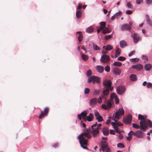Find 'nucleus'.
Wrapping results in <instances>:
<instances>
[{"mask_svg": "<svg viewBox=\"0 0 152 152\" xmlns=\"http://www.w3.org/2000/svg\"><path fill=\"white\" fill-rule=\"evenodd\" d=\"M97 124V122H96L95 124L91 126V128L86 129V132H83L77 137V139L79 140L81 146L84 149L88 150L87 147L84 145H87L88 142L87 139H91L92 137V136L89 134L90 132L92 133L94 138L97 137L99 135V130L95 128Z\"/></svg>", "mask_w": 152, "mask_h": 152, "instance_id": "obj_1", "label": "nucleus"}, {"mask_svg": "<svg viewBox=\"0 0 152 152\" xmlns=\"http://www.w3.org/2000/svg\"><path fill=\"white\" fill-rule=\"evenodd\" d=\"M124 113V110L123 108H119L117 110L115 114H113V116L112 119L116 122V126H121L123 125V124L120 122H118L115 119H119L121 117V115Z\"/></svg>", "mask_w": 152, "mask_h": 152, "instance_id": "obj_2", "label": "nucleus"}, {"mask_svg": "<svg viewBox=\"0 0 152 152\" xmlns=\"http://www.w3.org/2000/svg\"><path fill=\"white\" fill-rule=\"evenodd\" d=\"M147 121H140V129L144 132H145L148 128L147 125L150 128H152V123L151 121L150 120H147Z\"/></svg>", "mask_w": 152, "mask_h": 152, "instance_id": "obj_3", "label": "nucleus"}, {"mask_svg": "<svg viewBox=\"0 0 152 152\" xmlns=\"http://www.w3.org/2000/svg\"><path fill=\"white\" fill-rule=\"evenodd\" d=\"M104 104L102 105V107L105 110H108L112 107L113 104V101L111 99L106 100L104 102Z\"/></svg>", "mask_w": 152, "mask_h": 152, "instance_id": "obj_4", "label": "nucleus"}, {"mask_svg": "<svg viewBox=\"0 0 152 152\" xmlns=\"http://www.w3.org/2000/svg\"><path fill=\"white\" fill-rule=\"evenodd\" d=\"M103 152H110V149L108 147L107 143L106 141H102L101 142V149Z\"/></svg>", "mask_w": 152, "mask_h": 152, "instance_id": "obj_5", "label": "nucleus"}, {"mask_svg": "<svg viewBox=\"0 0 152 152\" xmlns=\"http://www.w3.org/2000/svg\"><path fill=\"white\" fill-rule=\"evenodd\" d=\"M100 81V79L99 77L95 76H91L88 78V82L90 83L92 82L94 84L95 83H99Z\"/></svg>", "mask_w": 152, "mask_h": 152, "instance_id": "obj_6", "label": "nucleus"}, {"mask_svg": "<svg viewBox=\"0 0 152 152\" xmlns=\"http://www.w3.org/2000/svg\"><path fill=\"white\" fill-rule=\"evenodd\" d=\"M49 111V108L48 107H45L44 110V111H41V113L40 114L39 117V119H41L43 118L45 116L47 115Z\"/></svg>", "mask_w": 152, "mask_h": 152, "instance_id": "obj_7", "label": "nucleus"}, {"mask_svg": "<svg viewBox=\"0 0 152 152\" xmlns=\"http://www.w3.org/2000/svg\"><path fill=\"white\" fill-rule=\"evenodd\" d=\"M132 119V115L129 114L126 117L123 118V121L126 124H130L131 123Z\"/></svg>", "mask_w": 152, "mask_h": 152, "instance_id": "obj_8", "label": "nucleus"}, {"mask_svg": "<svg viewBox=\"0 0 152 152\" xmlns=\"http://www.w3.org/2000/svg\"><path fill=\"white\" fill-rule=\"evenodd\" d=\"M126 90L125 88L123 86H119L117 87V92L118 94L122 95L125 92Z\"/></svg>", "mask_w": 152, "mask_h": 152, "instance_id": "obj_9", "label": "nucleus"}, {"mask_svg": "<svg viewBox=\"0 0 152 152\" xmlns=\"http://www.w3.org/2000/svg\"><path fill=\"white\" fill-rule=\"evenodd\" d=\"M110 58L109 56L106 55H103L101 56V61L103 63H106L110 61Z\"/></svg>", "mask_w": 152, "mask_h": 152, "instance_id": "obj_10", "label": "nucleus"}, {"mask_svg": "<svg viewBox=\"0 0 152 152\" xmlns=\"http://www.w3.org/2000/svg\"><path fill=\"white\" fill-rule=\"evenodd\" d=\"M94 115L96 119L97 120L98 122H100L103 121V117L100 115L99 113L97 111H95Z\"/></svg>", "mask_w": 152, "mask_h": 152, "instance_id": "obj_11", "label": "nucleus"}, {"mask_svg": "<svg viewBox=\"0 0 152 152\" xmlns=\"http://www.w3.org/2000/svg\"><path fill=\"white\" fill-rule=\"evenodd\" d=\"M132 68L135 69L137 71H140L142 70L143 68V66L141 64H137L132 65Z\"/></svg>", "mask_w": 152, "mask_h": 152, "instance_id": "obj_12", "label": "nucleus"}, {"mask_svg": "<svg viewBox=\"0 0 152 152\" xmlns=\"http://www.w3.org/2000/svg\"><path fill=\"white\" fill-rule=\"evenodd\" d=\"M121 29L122 31L129 30V31L131 29V27L128 24H124L121 26Z\"/></svg>", "mask_w": 152, "mask_h": 152, "instance_id": "obj_13", "label": "nucleus"}, {"mask_svg": "<svg viewBox=\"0 0 152 152\" xmlns=\"http://www.w3.org/2000/svg\"><path fill=\"white\" fill-rule=\"evenodd\" d=\"M87 114V113L86 111L82 112L80 114L77 115V118L78 119L81 120L82 117L84 120H86V117Z\"/></svg>", "mask_w": 152, "mask_h": 152, "instance_id": "obj_14", "label": "nucleus"}, {"mask_svg": "<svg viewBox=\"0 0 152 152\" xmlns=\"http://www.w3.org/2000/svg\"><path fill=\"white\" fill-rule=\"evenodd\" d=\"M114 74L116 76L119 75L121 72V70L117 67H114L113 69Z\"/></svg>", "mask_w": 152, "mask_h": 152, "instance_id": "obj_15", "label": "nucleus"}, {"mask_svg": "<svg viewBox=\"0 0 152 152\" xmlns=\"http://www.w3.org/2000/svg\"><path fill=\"white\" fill-rule=\"evenodd\" d=\"M103 85L105 86L107 88H108L109 87L111 86L112 83L110 80H105L103 83Z\"/></svg>", "mask_w": 152, "mask_h": 152, "instance_id": "obj_16", "label": "nucleus"}, {"mask_svg": "<svg viewBox=\"0 0 152 152\" xmlns=\"http://www.w3.org/2000/svg\"><path fill=\"white\" fill-rule=\"evenodd\" d=\"M133 38L134 43H137L140 40V37L137 34L135 33L133 35Z\"/></svg>", "mask_w": 152, "mask_h": 152, "instance_id": "obj_17", "label": "nucleus"}, {"mask_svg": "<svg viewBox=\"0 0 152 152\" xmlns=\"http://www.w3.org/2000/svg\"><path fill=\"white\" fill-rule=\"evenodd\" d=\"M137 137L142 138L143 137V133L141 131L138 130L136 132L135 136Z\"/></svg>", "mask_w": 152, "mask_h": 152, "instance_id": "obj_18", "label": "nucleus"}, {"mask_svg": "<svg viewBox=\"0 0 152 152\" xmlns=\"http://www.w3.org/2000/svg\"><path fill=\"white\" fill-rule=\"evenodd\" d=\"M96 68L97 71L100 73H102L104 70V67L101 66H97Z\"/></svg>", "mask_w": 152, "mask_h": 152, "instance_id": "obj_19", "label": "nucleus"}, {"mask_svg": "<svg viewBox=\"0 0 152 152\" xmlns=\"http://www.w3.org/2000/svg\"><path fill=\"white\" fill-rule=\"evenodd\" d=\"M102 132L104 135H108L109 133L108 128L106 127L102 129Z\"/></svg>", "mask_w": 152, "mask_h": 152, "instance_id": "obj_20", "label": "nucleus"}, {"mask_svg": "<svg viewBox=\"0 0 152 152\" xmlns=\"http://www.w3.org/2000/svg\"><path fill=\"white\" fill-rule=\"evenodd\" d=\"M93 118L92 114L90 113L89 115L86 116V119L88 121L90 122L93 120Z\"/></svg>", "mask_w": 152, "mask_h": 152, "instance_id": "obj_21", "label": "nucleus"}, {"mask_svg": "<svg viewBox=\"0 0 152 152\" xmlns=\"http://www.w3.org/2000/svg\"><path fill=\"white\" fill-rule=\"evenodd\" d=\"M120 47L123 48L127 45V43L125 41L122 40L120 42Z\"/></svg>", "mask_w": 152, "mask_h": 152, "instance_id": "obj_22", "label": "nucleus"}, {"mask_svg": "<svg viewBox=\"0 0 152 152\" xmlns=\"http://www.w3.org/2000/svg\"><path fill=\"white\" fill-rule=\"evenodd\" d=\"M97 102V99L96 98H94L91 99L90 101V104L91 105L96 104Z\"/></svg>", "mask_w": 152, "mask_h": 152, "instance_id": "obj_23", "label": "nucleus"}, {"mask_svg": "<svg viewBox=\"0 0 152 152\" xmlns=\"http://www.w3.org/2000/svg\"><path fill=\"white\" fill-rule=\"evenodd\" d=\"M79 34V35L78 37V39L79 42H81L83 39V36L82 34V32L80 31H78L77 32V34Z\"/></svg>", "mask_w": 152, "mask_h": 152, "instance_id": "obj_24", "label": "nucleus"}, {"mask_svg": "<svg viewBox=\"0 0 152 152\" xmlns=\"http://www.w3.org/2000/svg\"><path fill=\"white\" fill-rule=\"evenodd\" d=\"M121 50L120 48H117L115 50V57L116 58L119 56L121 53Z\"/></svg>", "mask_w": 152, "mask_h": 152, "instance_id": "obj_25", "label": "nucleus"}, {"mask_svg": "<svg viewBox=\"0 0 152 152\" xmlns=\"http://www.w3.org/2000/svg\"><path fill=\"white\" fill-rule=\"evenodd\" d=\"M130 78L131 80L132 81H136L137 80V76L134 74L131 75Z\"/></svg>", "mask_w": 152, "mask_h": 152, "instance_id": "obj_26", "label": "nucleus"}, {"mask_svg": "<svg viewBox=\"0 0 152 152\" xmlns=\"http://www.w3.org/2000/svg\"><path fill=\"white\" fill-rule=\"evenodd\" d=\"M146 22L150 26H152V23L151 20L150 19L148 15L147 16Z\"/></svg>", "mask_w": 152, "mask_h": 152, "instance_id": "obj_27", "label": "nucleus"}, {"mask_svg": "<svg viewBox=\"0 0 152 152\" xmlns=\"http://www.w3.org/2000/svg\"><path fill=\"white\" fill-rule=\"evenodd\" d=\"M145 70H149L152 67L151 65L150 64H147L145 65Z\"/></svg>", "mask_w": 152, "mask_h": 152, "instance_id": "obj_28", "label": "nucleus"}, {"mask_svg": "<svg viewBox=\"0 0 152 152\" xmlns=\"http://www.w3.org/2000/svg\"><path fill=\"white\" fill-rule=\"evenodd\" d=\"M81 57H82V59L84 61H87L88 59V56L87 55H86L83 53L82 54Z\"/></svg>", "mask_w": 152, "mask_h": 152, "instance_id": "obj_29", "label": "nucleus"}, {"mask_svg": "<svg viewBox=\"0 0 152 152\" xmlns=\"http://www.w3.org/2000/svg\"><path fill=\"white\" fill-rule=\"evenodd\" d=\"M109 89L108 88H106L103 92V94L104 96H107L109 94Z\"/></svg>", "mask_w": 152, "mask_h": 152, "instance_id": "obj_30", "label": "nucleus"}, {"mask_svg": "<svg viewBox=\"0 0 152 152\" xmlns=\"http://www.w3.org/2000/svg\"><path fill=\"white\" fill-rule=\"evenodd\" d=\"M94 29L92 26H90L86 30V31L88 33L92 32L93 31Z\"/></svg>", "mask_w": 152, "mask_h": 152, "instance_id": "obj_31", "label": "nucleus"}, {"mask_svg": "<svg viewBox=\"0 0 152 152\" xmlns=\"http://www.w3.org/2000/svg\"><path fill=\"white\" fill-rule=\"evenodd\" d=\"M113 65L115 66H120L122 65V63L119 62H115L113 63Z\"/></svg>", "mask_w": 152, "mask_h": 152, "instance_id": "obj_32", "label": "nucleus"}, {"mask_svg": "<svg viewBox=\"0 0 152 152\" xmlns=\"http://www.w3.org/2000/svg\"><path fill=\"white\" fill-rule=\"evenodd\" d=\"M76 15L78 18H80L82 16V12L80 11H77L76 12Z\"/></svg>", "mask_w": 152, "mask_h": 152, "instance_id": "obj_33", "label": "nucleus"}, {"mask_svg": "<svg viewBox=\"0 0 152 152\" xmlns=\"http://www.w3.org/2000/svg\"><path fill=\"white\" fill-rule=\"evenodd\" d=\"M110 32L107 28H106L104 29H103L102 31V33L103 34H106L107 33H109Z\"/></svg>", "mask_w": 152, "mask_h": 152, "instance_id": "obj_34", "label": "nucleus"}, {"mask_svg": "<svg viewBox=\"0 0 152 152\" xmlns=\"http://www.w3.org/2000/svg\"><path fill=\"white\" fill-rule=\"evenodd\" d=\"M146 118V117H144L141 114H140L138 115V119L139 120H144V121L145 120V119Z\"/></svg>", "mask_w": 152, "mask_h": 152, "instance_id": "obj_35", "label": "nucleus"}, {"mask_svg": "<svg viewBox=\"0 0 152 152\" xmlns=\"http://www.w3.org/2000/svg\"><path fill=\"white\" fill-rule=\"evenodd\" d=\"M113 48V47L110 45H107L106 46L105 49L107 50H111Z\"/></svg>", "mask_w": 152, "mask_h": 152, "instance_id": "obj_36", "label": "nucleus"}, {"mask_svg": "<svg viewBox=\"0 0 152 152\" xmlns=\"http://www.w3.org/2000/svg\"><path fill=\"white\" fill-rule=\"evenodd\" d=\"M117 96H116L115 94L113 93H112L111 95H110V99H111L113 100L114 99V98H115H115L116 97H117Z\"/></svg>", "mask_w": 152, "mask_h": 152, "instance_id": "obj_37", "label": "nucleus"}, {"mask_svg": "<svg viewBox=\"0 0 152 152\" xmlns=\"http://www.w3.org/2000/svg\"><path fill=\"white\" fill-rule=\"evenodd\" d=\"M100 92V91L99 90H94L93 92V95H99Z\"/></svg>", "mask_w": 152, "mask_h": 152, "instance_id": "obj_38", "label": "nucleus"}, {"mask_svg": "<svg viewBox=\"0 0 152 152\" xmlns=\"http://www.w3.org/2000/svg\"><path fill=\"white\" fill-rule=\"evenodd\" d=\"M139 59L137 58H133L130 59V61L131 62H136L139 61Z\"/></svg>", "mask_w": 152, "mask_h": 152, "instance_id": "obj_39", "label": "nucleus"}, {"mask_svg": "<svg viewBox=\"0 0 152 152\" xmlns=\"http://www.w3.org/2000/svg\"><path fill=\"white\" fill-rule=\"evenodd\" d=\"M93 47L94 49L95 50H99V48L94 43H93Z\"/></svg>", "mask_w": 152, "mask_h": 152, "instance_id": "obj_40", "label": "nucleus"}, {"mask_svg": "<svg viewBox=\"0 0 152 152\" xmlns=\"http://www.w3.org/2000/svg\"><path fill=\"white\" fill-rule=\"evenodd\" d=\"M90 91V89L88 88H86L84 89V93L85 94H88L89 93Z\"/></svg>", "mask_w": 152, "mask_h": 152, "instance_id": "obj_41", "label": "nucleus"}, {"mask_svg": "<svg viewBox=\"0 0 152 152\" xmlns=\"http://www.w3.org/2000/svg\"><path fill=\"white\" fill-rule=\"evenodd\" d=\"M126 59V58L124 57L120 56L117 59L120 61H124Z\"/></svg>", "mask_w": 152, "mask_h": 152, "instance_id": "obj_42", "label": "nucleus"}, {"mask_svg": "<svg viewBox=\"0 0 152 152\" xmlns=\"http://www.w3.org/2000/svg\"><path fill=\"white\" fill-rule=\"evenodd\" d=\"M132 126L133 128L136 129L140 128V126L136 124L133 123L132 124Z\"/></svg>", "mask_w": 152, "mask_h": 152, "instance_id": "obj_43", "label": "nucleus"}, {"mask_svg": "<svg viewBox=\"0 0 152 152\" xmlns=\"http://www.w3.org/2000/svg\"><path fill=\"white\" fill-rule=\"evenodd\" d=\"M112 37V34L106 35L104 37V39L105 40H108L110 39Z\"/></svg>", "mask_w": 152, "mask_h": 152, "instance_id": "obj_44", "label": "nucleus"}, {"mask_svg": "<svg viewBox=\"0 0 152 152\" xmlns=\"http://www.w3.org/2000/svg\"><path fill=\"white\" fill-rule=\"evenodd\" d=\"M100 25L101 26L104 28L105 27V23L104 22H101L100 23Z\"/></svg>", "mask_w": 152, "mask_h": 152, "instance_id": "obj_45", "label": "nucleus"}, {"mask_svg": "<svg viewBox=\"0 0 152 152\" xmlns=\"http://www.w3.org/2000/svg\"><path fill=\"white\" fill-rule=\"evenodd\" d=\"M117 147L119 148H124V146L123 143H119L117 144Z\"/></svg>", "mask_w": 152, "mask_h": 152, "instance_id": "obj_46", "label": "nucleus"}, {"mask_svg": "<svg viewBox=\"0 0 152 152\" xmlns=\"http://www.w3.org/2000/svg\"><path fill=\"white\" fill-rule=\"evenodd\" d=\"M127 7L129 8H133V6L131 4L130 2H128L127 3Z\"/></svg>", "mask_w": 152, "mask_h": 152, "instance_id": "obj_47", "label": "nucleus"}, {"mask_svg": "<svg viewBox=\"0 0 152 152\" xmlns=\"http://www.w3.org/2000/svg\"><path fill=\"white\" fill-rule=\"evenodd\" d=\"M147 87L148 88H152V83H151L148 82L147 85Z\"/></svg>", "mask_w": 152, "mask_h": 152, "instance_id": "obj_48", "label": "nucleus"}, {"mask_svg": "<svg viewBox=\"0 0 152 152\" xmlns=\"http://www.w3.org/2000/svg\"><path fill=\"white\" fill-rule=\"evenodd\" d=\"M92 74V72L91 70H89L87 72V76L89 77Z\"/></svg>", "mask_w": 152, "mask_h": 152, "instance_id": "obj_49", "label": "nucleus"}, {"mask_svg": "<svg viewBox=\"0 0 152 152\" xmlns=\"http://www.w3.org/2000/svg\"><path fill=\"white\" fill-rule=\"evenodd\" d=\"M110 67L108 66H107L105 67V70L106 72H109L110 71Z\"/></svg>", "mask_w": 152, "mask_h": 152, "instance_id": "obj_50", "label": "nucleus"}, {"mask_svg": "<svg viewBox=\"0 0 152 152\" xmlns=\"http://www.w3.org/2000/svg\"><path fill=\"white\" fill-rule=\"evenodd\" d=\"M122 14V12L120 11L119 12H118L115 13L114 15H115L116 17H117L118 16L121 15Z\"/></svg>", "mask_w": 152, "mask_h": 152, "instance_id": "obj_51", "label": "nucleus"}, {"mask_svg": "<svg viewBox=\"0 0 152 152\" xmlns=\"http://www.w3.org/2000/svg\"><path fill=\"white\" fill-rule=\"evenodd\" d=\"M115 103L116 104H118L119 103V100L118 97H116L115 99Z\"/></svg>", "mask_w": 152, "mask_h": 152, "instance_id": "obj_52", "label": "nucleus"}, {"mask_svg": "<svg viewBox=\"0 0 152 152\" xmlns=\"http://www.w3.org/2000/svg\"><path fill=\"white\" fill-rule=\"evenodd\" d=\"M132 11L127 10L126 12V13L128 15H130L132 14Z\"/></svg>", "mask_w": 152, "mask_h": 152, "instance_id": "obj_53", "label": "nucleus"}, {"mask_svg": "<svg viewBox=\"0 0 152 152\" xmlns=\"http://www.w3.org/2000/svg\"><path fill=\"white\" fill-rule=\"evenodd\" d=\"M58 142H56V143H55L54 144H53L52 145V146L54 148H56L57 147H58Z\"/></svg>", "mask_w": 152, "mask_h": 152, "instance_id": "obj_54", "label": "nucleus"}, {"mask_svg": "<svg viewBox=\"0 0 152 152\" xmlns=\"http://www.w3.org/2000/svg\"><path fill=\"white\" fill-rule=\"evenodd\" d=\"M143 2L142 0H137L136 1V3L137 4H141Z\"/></svg>", "mask_w": 152, "mask_h": 152, "instance_id": "obj_55", "label": "nucleus"}, {"mask_svg": "<svg viewBox=\"0 0 152 152\" xmlns=\"http://www.w3.org/2000/svg\"><path fill=\"white\" fill-rule=\"evenodd\" d=\"M135 53V51L134 50H133L131 51L130 53H129V56H131L133 55Z\"/></svg>", "mask_w": 152, "mask_h": 152, "instance_id": "obj_56", "label": "nucleus"}, {"mask_svg": "<svg viewBox=\"0 0 152 152\" xmlns=\"http://www.w3.org/2000/svg\"><path fill=\"white\" fill-rule=\"evenodd\" d=\"M102 126V124H99L97 125V126L95 127L96 128H97L98 130H99L101 129V127Z\"/></svg>", "mask_w": 152, "mask_h": 152, "instance_id": "obj_57", "label": "nucleus"}, {"mask_svg": "<svg viewBox=\"0 0 152 152\" xmlns=\"http://www.w3.org/2000/svg\"><path fill=\"white\" fill-rule=\"evenodd\" d=\"M101 98V97H99L98 99V100H97V102L99 104L101 103L102 102V99Z\"/></svg>", "mask_w": 152, "mask_h": 152, "instance_id": "obj_58", "label": "nucleus"}, {"mask_svg": "<svg viewBox=\"0 0 152 152\" xmlns=\"http://www.w3.org/2000/svg\"><path fill=\"white\" fill-rule=\"evenodd\" d=\"M146 2L148 4H151L152 3V0H146Z\"/></svg>", "mask_w": 152, "mask_h": 152, "instance_id": "obj_59", "label": "nucleus"}, {"mask_svg": "<svg viewBox=\"0 0 152 152\" xmlns=\"http://www.w3.org/2000/svg\"><path fill=\"white\" fill-rule=\"evenodd\" d=\"M123 138V135L121 134H119V139L120 140H121V139H122Z\"/></svg>", "mask_w": 152, "mask_h": 152, "instance_id": "obj_60", "label": "nucleus"}, {"mask_svg": "<svg viewBox=\"0 0 152 152\" xmlns=\"http://www.w3.org/2000/svg\"><path fill=\"white\" fill-rule=\"evenodd\" d=\"M110 133L111 134H115V132L114 130H111L110 131Z\"/></svg>", "mask_w": 152, "mask_h": 152, "instance_id": "obj_61", "label": "nucleus"}, {"mask_svg": "<svg viewBox=\"0 0 152 152\" xmlns=\"http://www.w3.org/2000/svg\"><path fill=\"white\" fill-rule=\"evenodd\" d=\"M142 58L143 59H145L147 61H148V57H147L146 56H142Z\"/></svg>", "mask_w": 152, "mask_h": 152, "instance_id": "obj_62", "label": "nucleus"}, {"mask_svg": "<svg viewBox=\"0 0 152 152\" xmlns=\"http://www.w3.org/2000/svg\"><path fill=\"white\" fill-rule=\"evenodd\" d=\"M107 51L108 50H103L102 51V53L104 55H105V54H106L107 53Z\"/></svg>", "mask_w": 152, "mask_h": 152, "instance_id": "obj_63", "label": "nucleus"}, {"mask_svg": "<svg viewBox=\"0 0 152 152\" xmlns=\"http://www.w3.org/2000/svg\"><path fill=\"white\" fill-rule=\"evenodd\" d=\"M126 138L127 140L128 141H130L132 138V137L131 136H129V137H127Z\"/></svg>", "mask_w": 152, "mask_h": 152, "instance_id": "obj_64", "label": "nucleus"}]
</instances>
